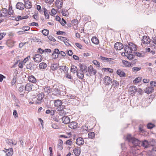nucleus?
I'll return each mask as SVG.
<instances>
[{
	"instance_id": "1",
	"label": "nucleus",
	"mask_w": 156,
	"mask_h": 156,
	"mask_svg": "<svg viewBox=\"0 0 156 156\" xmlns=\"http://www.w3.org/2000/svg\"><path fill=\"white\" fill-rule=\"evenodd\" d=\"M126 139L129 143H132L135 146H138L140 143V141L138 139L132 137L130 134H128L126 137Z\"/></svg>"
},
{
	"instance_id": "2",
	"label": "nucleus",
	"mask_w": 156,
	"mask_h": 156,
	"mask_svg": "<svg viewBox=\"0 0 156 156\" xmlns=\"http://www.w3.org/2000/svg\"><path fill=\"white\" fill-rule=\"evenodd\" d=\"M44 97L43 93L41 92L37 95V100L35 101V103L37 104H40L43 101V98Z\"/></svg>"
},
{
	"instance_id": "3",
	"label": "nucleus",
	"mask_w": 156,
	"mask_h": 156,
	"mask_svg": "<svg viewBox=\"0 0 156 156\" xmlns=\"http://www.w3.org/2000/svg\"><path fill=\"white\" fill-rule=\"evenodd\" d=\"M52 94L57 96H59L61 95V90L58 87L54 86L52 90Z\"/></svg>"
},
{
	"instance_id": "4",
	"label": "nucleus",
	"mask_w": 156,
	"mask_h": 156,
	"mask_svg": "<svg viewBox=\"0 0 156 156\" xmlns=\"http://www.w3.org/2000/svg\"><path fill=\"white\" fill-rule=\"evenodd\" d=\"M87 72L89 73L90 76L95 75L97 72L96 70L94 69L91 65L88 67Z\"/></svg>"
},
{
	"instance_id": "5",
	"label": "nucleus",
	"mask_w": 156,
	"mask_h": 156,
	"mask_svg": "<svg viewBox=\"0 0 156 156\" xmlns=\"http://www.w3.org/2000/svg\"><path fill=\"white\" fill-rule=\"evenodd\" d=\"M103 81L104 84L106 85H108L112 83V79L108 76L105 77L103 79Z\"/></svg>"
},
{
	"instance_id": "6",
	"label": "nucleus",
	"mask_w": 156,
	"mask_h": 156,
	"mask_svg": "<svg viewBox=\"0 0 156 156\" xmlns=\"http://www.w3.org/2000/svg\"><path fill=\"white\" fill-rule=\"evenodd\" d=\"M151 39H150L149 37L146 36H144L143 37V38L142 40V41L144 44H151V46H152L151 41H150Z\"/></svg>"
},
{
	"instance_id": "7",
	"label": "nucleus",
	"mask_w": 156,
	"mask_h": 156,
	"mask_svg": "<svg viewBox=\"0 0 156 156\" xmlns=\"http://www.w3.org/2000/svg\"><path fill=\"white\" fill-rule=\"evenodd\" d=\"M137 91V89L136 87L133 86L130 87L129 89V92L131 95H134Z\"/></svg>"
},
{
	"instance_id": "8",
	"label": "nucleus",
	"mask_w": 156,
	"mask_h": 156,
	"mask_svg": "<svg viewBox=\"0 0 156 156\" xmlns=\"http://www.w3.org/2000/svg\"><path fill=\"white\" fill-rule=\"evenodd\" d=\"M124 48V46L122 43L117 42L114 45V48L116 50H120Z\"/></svg>"
},
{
	"instance_id": "9",
	"label": "nucleus",
	"mask_w": 156,
	"mask_h": 156,
	"mask_svg": "<svg viewBox=\"0 0 156 156\" xmlns=\"http://www.w3.org/2000/svg\"><path fill=\"white\" fill-rule=\"evenodd\" d=\"M8 15V10L6 9H3L0 11V16L2 17H5Z\"/></svg>"
},
{
	"instance_id": "10",
	"label": "nucleus",
	"mask_w": 156,
	"mask_h": 156,
	"mask_svg": "<svg viewBox=\"0 0 156 156\" xmlns=\"http://www.w3.org/2000/svg\"><path fill=\"white\" fill-rule=\"evenodd\" d=\"M77 75L78 78L82 80L84 78V72L79 69L76 71Z\"/></svg>"
},
{
	"instance_id": "11",
	"label": "nucleus",
	"mask_w": 156,
	"mask_h": 156,
	"mask_svg": "<svg viewBox=\"0 0 156 156\" xmlns=\"http://www.w3.org/2000/svg\"><path fill=\"white\" fill-rule=\"evenodd\" d=\"M80 68L81 70L84 73H86L88 71V67L87 66L83 64H80Z\"/></svg>"
},
{
	"instance_id": "12",
	"label": "nucleus",
	"mask_w": 156,
	"mask_h": 156,
	"mask_svg": "<svg viewBox=\"0 0 156 156\" xmlns=\"http://www.w3.org/2000/svg\"><path fill=\"white\" fill-rule=\"evenodd\" d=\"M42 58L41 55L39 54L35 55L34 58V61L37 62H40L42 60Z\"/></svg>"
},
{
	"instance_id": "13",
	"label": "nucleus",
	"mask_w": 156,
	"mask_h": 156,
	"mask_svg": "<svg viewBox=\"0 0 156 156\" xmlns=\"http://www.w3.org/2000/svg\"><path fill=\"white\" fill-rule=\"evenodd\" d=\"M25 5L21 2H18L16 5V8L21 10H23L25 7Z\"/></svg>"
},
{
	"instance_id": "14",
	"label": "nucleus",
	"mask_w": 156,
	"mask_h": 156,
	"mask_svg": "<svg viewBox=\"0 0 156 156\" xmlns=\"http://www.w3.org/2000/svg\"><path fill=\"white\" fill-rule=\"evenodd\" d=\"M62 123L65 124L69 123L70 120L69 118L67 116H64L62 117Z\"/></svg>"
},
{
	"instance_id": "15",
	"label": "nucleus",
	"mask_w": 156,
	"mask_h": 156,
	"mask_svg": "<svg viewBox=\"0 0 156 156\" xmlns=\"http://www.w3.org/2000/svg\"><path fill=\"white\" fill-rule=\"evenodd\" d=\"M129 44H125L124 46V49L125 51L128 53H131L132 52V51L130 48V47H129Z\"/></svg>"
},
{
	"instance_id": "16",
	"label": "nucleus",
	"mask_w": 156,
	"mask_h": 156,
	"mask_svg": "<svg viewBox=\"0 0 156 156\" xmlns=\"http://www.w3.org/2000/svg\"><path fill=\"white\" fill-rule=\"evenodd\" d=\"M33 85L30 83H27L25 86V90L29 91L31 90L32 88Z\"/></svg>"
},
{
	"instance_id": "17",
	"label": "nucleus",
	"mask_w": 156,
	"mask_h": 156,
	"mask_svg": "<svg viewBox=\"0 0 156 156\" xmlns=\"http://www.w3.org/2000/svg\"><path fill=\"white\" fill-rule=\"evenodd\" d=\"M76 144L78 145H83L84 143V141L82 137H79L76 140Z\"/></svg>"
},
{
	"instance_id": "18",
	"label": "nucleus",
	"mask_w": 156,
	"mask_h": 156,
	"mask_svg": "<svg viewBox=\"0 0 156 156\" xmlns=\"http://www.w3.org/2000/svg\"><path fill=\"white\" fill-rule=\"evenodd\" d=\"M54 102L55 106L58 108L60 107L62 103L61 100L58 99L54 100Z\"/></svg>"
},
{
	"instance_id": "19",
	"label": "nucleus",
	"mask_w": 156,
	"mask_h": 156,
	"mask_svg": "<svg viewBox=\"0 0 156 156\" xmlns=\"http://www.w3.org/2000/svg\"><path fill=\"white\" fill-rule=\"evenodd\" d=\"M122 63L125 67L129 68L132 66V64L131 62L127 61L122 60Z\"/></svg>"
},
{
	"instance_id": "20",
	"label": "nucleus",
	"mask_w": 156,
	"mask_h": 156,
	"mask_svg": "<svg viewBox=\"0 0 156 156\" xmlns=\"http://www.w3.org/2000/svg\"><path fill=\"white\" fill-rule=\"evenodd\" d=\"M77 124L75 122H72L69 123V126L72 129H75L77 127Z\"/></svg>"
},
{
	"instance_id": "21",
	"label": "nucleus",
	"mask_w": 156,
	"mask_h": 156,
	"mask_svg": "<svg viewBox=\"0 0 156 156\" xmlns=\"http://www.w3.org/2000/svg\"><path fill=\"white\" fill-rule=\"evenodd\" d=\"M116 73L121 77H125L126 76L125 72L120 69H119L117 71Z\"/></svg>"
},
{
	"instance_id": "22",
	"label": "nucleus",
	"mask_w": 156,
	"mask_h": 156,
	"mask_svg": "<svg viewBox=\"0 0 156 156\" xmlns=\"http://www.w3.org/2000/svg\"><path fill=\"white\" fill-rule=\"evenodd\" d=\"M128 44L129 45V47H130V48L132 51H134L136 50L137 48H136V46L135 44H134L133 43L130 42L128 43Z\"/></svg>"
},
{
	"instance_id": "23",
	"label": "nucleus",
	"mask_w": 156,
	"mask_h": 156,
	"mask_svg": "<svg viewBox=\"0 0 156 156\" xmlns=\"http://www.w3.org/2000/svg\"><path fill=\"white\" fill-rule=\"evenodd\" d=\"M5 152L6 155L8 156H11L13 154V151L12 148L9 149H5Z\"/></svg>"
},
{
	"instance_id": "24",
	"label": "nucleus",
	"mask_w": 156,
	"mask_h": 156,
	"mask_svg": "<svg viewBox=\"0 0 156 156\" xmlns=\"http://www.w3.org/2000/svg\"><path fill=\"white\" fill-rule=\"evenodd\" d=\"M152 87V86L147 87L144 90L145 92L147 94H150L153 92L154 89Z\"/></svg>"
},
{
	"instance_id": "25",
	"label": "nucleus",
	"mask_w": 156,
	"mask_h": 156,
	"mask_svg": "<svg viewBox=\"0 0 156 156\" xmlns=\"http://www.w3.org/2000/svg\"><path fill=\"white\" fill-rule=\"evenodd\" d=\"M81 151V149L79 147L76 148L73 150V152L74 154L75 155L77 156H78L80 155Z\"/></svg>"
},
{
	"instance_id": "26",
	"label": "nucleus",
	"mask_w": 156,
	"mask_h": 156,
	"mask_svg": "<svg viewBox=\"0 0 156 156\" xmlns=\"http://www.w3.org/2000/svg\"><path fill=\"white\" fill-rule=\"evenodd\" d=\"M56 6L58 8H61L62 7V2L61 0H57L55 2Z\"/></svg>"
},
{
	"instance_id": "27",
	"label": "nucleus",
	"mask_w": 156,
	"mask_h": 156,
	"mask_svg": "<svg viewBox=\"0 0 156 156\" xmlns=\"http://www.w3.org/2000/svg\"><path fill=\"white\" fill-rule=\"evenodd\" d=\"M59 67L60 68L59 69H62L65 73L68 72L69 69L66 66H59Z\"/></svg>"
},
{
	"instance_id": "28",
	"label": "nucleus",
	"mask_w": 156,
	"mask_h": 156,
	"mask_svg": "<svg viewBox=\"0 0 156 156\" xmlns=\"http://www.w3.org/2000/svg\"><path fill=\"white\" fill-rule=\"evenodd\" d=\"M141 144L145 148H147L149 147V142L146 140H145L142 142Z\"/></svg>"
},
{
	"instance_id": "29",
	"label": "nucleus",
	"mask_w": 156,
	"mask_h": 156,
	"mask_svg": "<svg viewBox=\"0 0 156 156\" xmlns=\"http://www.w3.org/2000/svg\"><path fill=\"white\" fill-rule=\"evenodd\" d=\"M59 67V65L58 64H53L51 66V69L53 71L56 70Z\"/></svg>"
},
{
	"instance_id": "30",
	"label": "nucleus",
	"mask_w": 156,
	"mask_h": 156,
	"mask_svg": "<svg viewBox=\"0 0 156 156\" xmlns=\"http://www.w3.org/2000/svg\"><path fill=\"white\" fill-rule=\"evenodd\" d=\"M63 144L62 140L61 139H59L58 140V144L57 145L58 148L60 150H62L63 149L62 145Z\"/></svg>"
},
{
	"instance_id": "31",
	"label": "nucleus",
	"mask_w": 156,
	"mask_h": 156,
	"mask_svg": "<svg viewBox=\"0 0 156 156\" xmlns=\"http://www.w3.org/2000/svg\"><path fill=\"white\" fill-rule=\"evenodd\" d=\"M15 42L13 40H10L9 41L7 42L8 46L10 48H12L14 46Z\"/></svg>"
},
{
	"instance_id": "32",
	"label": "nucleus",
	"mask_w": 156,
	"mask_h": 156,
	"mask_svg": "<svg viewBox=\"0 0 156 156\" xmlns=\"http://www.w3.org/2000/svg\"><path fill=\"white\" fill-rule=\"evenodd\" d=\"M47 66V64L44 62L41 63L39 65V67L40 69H45Z\"/></svg>"
},
{
	"instance_id": "33",
	"label": "nucleus",
	"mask_w": 156,
	"mask_h": 156,
	"mask_svg": "<svg viewBox=\"0 0 156 156\" xmlns=\"http://www.w3.org/2000/svg\"><path fill=\"white\" fill-rule=\"evenodd\" d=\"M28 80L31 82L35 83L36 82V79L33 76H29Z\"/></svg>"
},
{
	"instance_id": "34",
	"label": "nucleus",
	"mask_w": 156,
	"mask_h": 156,
	"mask_svg": "<svg viewBox=\"0 0 156 156\" xmlns=\"http://www.w3.org/2000/svg\"><path fill=\"white\" fill-rule=\"evenodd\" d=\"M112 87H113L114 88H116L118 87L119 86V83L117 81L113 80L112 82Z\"/></svg>"
},
{
	"instance_id": "35",
	"label": "nucleus",
	"mask_w": 156,
	"mask_h": 156,
	"mask_svg": "<svg viewBox=\"0 0 156 156\" xmlns=\"http://www.w3.org/2000/svg\"><path fill=\"white\" fill-rule=\"evenodd\" d=\"M42 91L46 93L49 94L51 92V90L49 87H43Z\"/></svg>"
},
{
	"instance_id": "36",
	"label": "nucleus",
	"mask_w": 156,
	"mask_h": 156,
	"mask_svg": "<svg viewBox=\"0 0 156 156\" xmlns=\"http://www.w3.org/2000/svg\"><path fill=\"white\" fill-rule=\"evenodd\" d=\"M91 40L93 43L96 44H98L99 43L98 39L96 37H92Z\"/></svg>"
},
{
	"instance_id": "37",
	"label": "nucleus",
	"mask_w": 156,
	"mask_h": 156,
	"mask_svg": "<svg viewBox=\"0 0 156 156\" xmlns=\"http://www.w3.org/2000/svg\"><path fill=\"white\" fill-rule=\"evenodd\" d=\"M25 8L27 9H30L32 7V4L31 2L29 1L27 2H25Z\"/></svg>"
},
{
	"instance_id": "38",
	"label": "nucleus",
	"mask_w": 156,
	"mask_h": 156,
	"mask_svg": "<svg viewBox=\"0 0 156 156\" xmlns=\"http://www.w3.org/2000/svg\"><path fill=\"white\" fill-rule=\"evenodd\" d=\"M76 69L77 67L76 66L74 65H73L72 66L71 68V71L73 73H75L76 72V71L77 70Z\"/></svg>"
},
{
	"instance_id": "39",
	"label": "nucleus",
	"mask_w": 156,
	"mask_h": 156,
	"mask_svg": "<svg viewBox=\"0 0 156 156\" xmlns=\"http://www.w3.org/2000/svg\"><path fill=\"white\" fill-rule=\"evenodd\" d=\"M6 143L10 145H15L16 144V142H13L12 140H8L6 141Z\"/></svg>"
},
{
	"instance_id": "40",
	"label": "nucleus",
	"mask_w": 156,
	"mask_h": 156,
	"mask_svg": "<svg viewBox=\"0 0 156 156\" xmlns=\"http://www.w3.org/2000/svg\"><path fill=\"white\" fill-rule=\"evenodd\" d=\"M102 70L106 72L112 73L113 72V69L110 68H103Z\"/></svg>"
},
{
	"instance_id": "41",
	"label": "nucleus",
	"mask_w": 156,
	"mask_h": 156,
	"mask_svg": "<svg viewBox=\"0 0 156 156\" xmlns=\"http://www.w3.org/2000/svg\"><path fill=\"white\" fill-rule=\"evenodd\" d=\"M152 47H154V48L156 47V37H154L153 38V41H151Z\"/></svg>"
},
{
	"instance_id": "42",
	"label": "nucleus",
	"mask_w": 156,
	"mask_h": 156,
	"mask_svg": "<svg viewBox=\"0 0 156 156\" xmlns=\"http://www.w3.org/2000/svg\"><path fill=\"white\" fill-rule=\"evenodd\" d=\"M44 9L45 16L46 18L48 19L49 18V15L48 14V10L44 8Z\"/></svg>"
},
{
	"instance_id": "43",
	"label": "nucleus",
	"mask_w": 156,
	"mask_h": 156,
	"mask_svg": "<svg viewBox=\"0 0 156 156\" xmlns=\"http://www.w3.org/2000/svg\"><path fill=\"white\" fill-rule=\"evenodd\" d=\"M16 78H17V76L15 75L13 77V78L12 79V80L11 83L12 85H13L14 84H15V83L16 82Z\"/></svg>"
},
{
	"instance_id": "44",
	"label": "nucleus",
	"mask_w": 156,
	"mask_h": 156,
	"mask_svg": "<svg viewBox=\"0 0 156 156\" xmlns=\"http://www.w3.org/2000/svg\"><path fill=\"white\" fill-rule=\"evenodd\" d=\"M142 77H141L139 76L136 78L133 81V83H136L140 82L142 80Z\"/></svg>"
},
{
	"instance_id": "45",
	"label": "nucleus",
	"mask_w": 156,
	"mask_h": 156,
	"mask_svg": "<svg viewBox=\"0 0 156 156\" xmlns=\"http://www.w3.org/2000/svg\"><path fill=\"white\" fill-rule=\"evenodd\" d=\"M42 33L44 35L47 36L49 32L47 29H45L42 30Z\"/></svg>"
},
{
	"instance_id": "46",
	"label": "nucleus",
	"mask_w": 156,
	"mask_h": 156,
	"mask_svg": "<svg viewBox=\"0 0 156 156\" xmlns=\"http://www.w3.org/2000/svg\"><path fill=\"white\" fill-rule=\"evenodd\" d=\"M88 136L89 138L92 139L94 137L95 133L94 132H90L88 134Z\"/></svg>"
},
{
	"instance_id": "47",
	"label": "nucleus",
	"mask_w": 156,
	"mask_h": 156,
	"mask_svg": "<svg viewBox=\"0 0 156 156\" xmlns=\"http://www.w3.org/2000/svg\"><path fill=\"white\" fill-rule=\"evenodd\" d=\"M13 13V11L12 10V7H9V11H8V14L9 15H11Z\"/></svg>"
},
{
	"instance_id": "48",
	"label": "nucleus",
	"mask_w": 156,
	"mask_h": 156,
	"mask_svg": "<svg viewBox=\"0 0 156 156\" xmlns=\"http://www.w3.org/2000/svg\"><path fill=\"white\" fill-rule=\"evenodd\" d=\"M149 146H154L155 144V142L154 140L153 139L151 140L149 142Z\"/></svg>"
},
{
	"instance_id": "49",
	"label": "nucleus",
	"mask_w": 156,
	"mask_h": 156,
	"mask_svg": "<svg viewBox=\"0 0 156 156\" xmlns=\"http://www.w3.org/2000/svg\"><path fill=\"white\" fill-rule=\"evenodd\" d=\"M141 69L140 67H134L132 68V71L134 72H137Z\"/></svg>"
},
{
	"instance_id": "50",
	"label": "nucleus",
	"mask_w": 156,
	"mask_h": 156,
	"mask_svg": "<svg viewBox=\"0 0 156 156\" xmlns=\"http://www.w3.org/2000/svg\"><path fill=\"white\" fill-rule=\"evenodd\" d=\"M93 63L95 65L97 66L98 67H100V64L98 61L95 60H94L93 61Z\"/></svg>"
},
{
	"instance_id": "51",
	"label": "nucleus",
	"mask_w": 156,
	"mask_h": 156,
	"mask_svg": "<svg viewBox=\"0 0 156 156\" xmlns=\"http://www.w3.org/2000/svg\"><path fill=\"white\" fill-rule=\"evenodd\" d=\"M67 10L66 9H62V15L64 16H67L68 14H67Z\"/></svg>"
},
{
	"instance_id": "52",
	"label": "nucleus",
	"mask_w": 156,
	"mask_h": 156,
	"mask_svg": "<svg viewBox=\"0 0 156 156\" xmlns=\"http://www.w3.org/2000/svg\"><path fill=\"white\" fill-rule=\"evenodd\" d=\"M48 39L51 41L55 42L56 41V40L54 37L52 35H50L48 37Z\"/></svg>"
},
{
	"instance_id": "53",
	"label": "nucleus",
	"mask_w": 156,
	"mask_h": 156,
	"mask_svg": "<svg viewBox=\"0 0 156 156\" xmlns=\"http://www.w3.org/2000/svg\"><path fill=\"white\" fill-rule=\"evenodd\" d=\"M154 126V125L153 124L150 123H149L147 125V128L149 129H152Z\"/></svg>"
},
{
	"instance_id": "54",
	"label": "nucleus",
	"mask_w": 156,
	"mask_h": 156,
	"mask_svg": "<svg viewBox=\"0 0 156 156\" xmlns=\"http://www.w3.org/2000/svg\"><path fill=\"white\" fill-rule=\"evenodd\" d=\"M88 128L87 126L86 125H84L82 126V127L81 128V129L82 131H87Z\"/></svg>"
},
{
	"instance_id": "55",
	"label": "nucleus",
	"mask_w": 156,
	"mask_h": 156,
	"mask_svg": "<svg viewBox=\"0 0 156 156\" xmlns=\"http://www.w3.org/2000/svg\"><path fill=\"white\" fill-rule=\"evenodd\" d=\"M32 67V64L31 62L29 64H27L26 66L27 68L30 69H31Z\"/></svg>"
},
{
	"instance_id": "56",
	"label": "nucleus",
	"mask_w": 156,
	"mask_h": 156,
	"mask_svg": "<svg viewBox=\"0 0 156 156\" xmlns=\"http://www.w3.org/2000/svg\"><path fill=\"white\" fill-rule=\"evenodd\" d=\"M24 88L25 87L22 85L19 88L18 90L20 92H22L23 91Z\"/></svg>"
},
{
	"instance_id": "57",
	"label": "nucleus",
	"mask_w": 156,
	"mask_h": 156,
	"mask_svg": "<svg viewBox=\"0 0 156 156\" xmlns=\"http://www.w3.org/2000/svg\"><path fill=\"white\" fill-rule=\"evenodd\" d=\"M30 27L28 26H25L23 27L22 29L23 30L27 31L29 30Z\"/></svg>"
},
{
	"instance_id": "58",
	"label": "nucleus",
	"mask_w": 156,
	"mask_h": 156,
	"mask_svg": "<svg viewBox=\"0 0 156 156\" xmlns=\"http://www.w3.org/2000/svg\"><path fill=\"white\" fill-rule=\"evenodd\" d=\"M29 25L31 26H35L36 27H37L38 26V23H36L35 22H32V23H30L29 24Z\"/></svg>"
},
{
	"instance_id": "59",
	"label": "nucleus",
	"mask_w": 156,
	"mask_h": 156,
	"mask_svg": "<svg viewBox=\"0 0 156 156\" xmlns=\"http://www.w3.org/2000/svg\"><path fill=\"white\" fill-rule=\"evenodd\" d=\"M6 34V33H1L0 34V40L2 39Z\"/></svg>"
},
{
	"instance_id": "60",
	"label": "nucleus",
	"mask_w": 156,
	"mask_h": 156,
	"mask_svg": "<svg viewBox=\"0 0 156 156\" xmlns=\"http://www.w3.org/2000/svg\"><path fill=\"white\" fill-rule=\"evenodd\" d=\"M52 55L53 58L55 59L57 58L58 57V55L55 53H52Z\"/></svg>"
},
{
	"instance_id": "61",
	"label": "nucleus",
	"mask_w": 156,
	"mask_h": 156,
	"mask_svg": "<svg viewBox=\"0 0 156 156\" xmlns=\"http://www.w3.org/2000/svg\"><path fill=\"white\" fill-rule=\"evenodd\" d=\"M150 84L151 86L156 87V81H151L150 82Z\"/></svg>"
},
{
	"instance_id": "62",
	"label": "nucleus",
	"mask_w": 156,
	"mask_h": 156,
	"mask_svg": "<svg viewBox=\"0 0 156 156\" xmlns=\"http://www.w3.org/2000/svg\"><path fill=\"white\" fill-rule=\"evenodd\" d=\"M52 127L55 129H58V126L56 124H53L51 125Z\"/></svg>"
},
{
	"instance_id": "63",
	"label": "nucleus",
	"mask_w": 156,
	"mask_h": 156,
	"mask_svg": "<svg viewBox=\"0 0 156 156\" xmlns=\"http://www.w3.org/2000/svg\"><path fill=\"white\" fill-rule=\"evenodd\" d=\"M66 113L64 112V111L62 110L60 111L59 112V114L60 115L63 116L64 115H65Z\"/></svg>"
},
{
	"instance_id": "64",
	"label": "nucleus",
	"mask_w": 156,
	"mask_h": 156,
	"mask_svg": "<svg viewBox=\"0 0 156 156\" xmlns=\"http://www.w3.org/2000/svg\"><path fill=\"white\" fill-rule=\"evenodd\" d=\"M66 144H68L70 146H71V145L72 144V141L70 140H68L66 141Z\"/></svg>"
}]
</instances>
